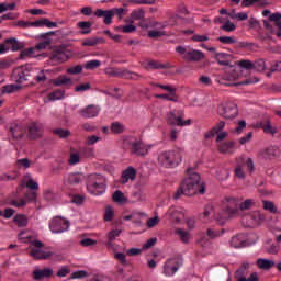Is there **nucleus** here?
I'll return each mask as SVG.
<instances>
[{
  "instance_id": "obj_1",
  "label": "nucleus",
  "mask_w": 281,
  "mask_h": 281,
  "mask_svg": "<svg viewBox=\"0 0 281 281\" xmlns=\"http://www.w3.org/2000/svg\"><path fill=\"white\" fill-rule=\"evenodd\" d=\"M181 194L194 196V194H205V184L201 181V176L196 172L188 171L182 180L179 190L175 193L173 199H179Z\"/></svg>"
},
{
  "instance_id": "obj_2",
  "label": "nucleus",
  "mask_w": 281,
  "mask_h": 281,
  "mask_svg": "<svg viewBox=\"0 0 281 281\" xmlns=\"http://www.w3.org/2000/svg\"><path fill=\"white\" fill-rule=\"evenodd\" d=\"M177 24V19L175 16H171L168 21H155V20H144L139 23V26L143 30L151 29V31H148L149 38H159L161 36H167L166 27H170L172 25Z\"/></svg>"
},
{
  "instance_id": "obj_3",
  "label": "nucleus",
  "mask_w": 281,
  "mask_h": 281,
  "mask_svg": "<svg viewBox=\"0 0 281 281\" xmlns=\"http://www.w3.org/2000/svg\"><path fill=\"white\" fill-rule=\"evenodd\" d=\"M243 78V69L235 68L218 78L220 85H224L225 87H238L240 85H256V82H260V79L254 77L247 79L243 82H238Z\"/></svg>"
},
{
  "instance_id": "obj_4",
  "label": "nucleus",
  "mask_w": 281,
  "mask_h": 281,
  "mask_svg": "<svg viewBox=\"0 0 281 281\" xmlns=\"http://www.w3.org/2000/svg\"><path fill=\"white\" fill-rule=\"evenodd\" d=\"M183 161V149L176 148L167 151H162L158 156V164L162 168H177L181 166Z\"/></svg>"
},
{
  "instance_id": "obj_5",
  "label": "nucleus",
  "mask_w": 281,
  "mask_h": 281,
  "mask_svg": "<svg viewBox=\"0 0 281 281\" xmlns=\"http://www.w3.org/2000/svg\"><path fill=\"white\" fill-rule=\"evenodd\" d=\"M87 190L92 196H100L106 192V183L104 177L98 173H91L88 176Z\"/></svg>"
},
{
  "instance_id": "obj_6",
  "label": "nucleus",
  "mask_w": 281,
  "mask_h": 281,
  "mask_svg": "<svg viewBox=\"0 0 281 281\" xmlns=\"http://www.w3.org/2000/svg\"><path fill=\"white\" fill-rule=\"evenodd\" d=\"M15 76H18V82H25L27 78H34L37 82H45L47 77L45 76V70L40 68H19L14 71Z\"/></svg>"
},
{
  "instance_id": "obj_7",
  "label": "nucleus",
  "mask_w": 281,
  "mask_h": 281,
  "mask_svg": "<svg viewBox=\"0 0 281 281\" xmlns=\"http://www.w3.org/2000/svg\"><path fill=\"white\" fill-rule=\"evenodd\" d=\"M238 215V200L235 198H228L226 200V206L225 209L221 212L217 213L216 221L220 223V225H224V223H227L229 218H236Z\"/></svg>"
},
{
  "instance_id": "obj_8",
  "label": "nucleus",
  "mask_w": 281,
  "mask_h": 281,
  "mask_svg": "<svg viewBox=\"0 0 281 281\" xmlns=\"http://www.w3.org/2000/svg\"><path fill=\"white\" fill-rule=\"evenodd\" d=\"M44 245L40 240H33L30 244V256L35 260H47L54 256V252L49 249H43Z\"/></svg>"
},
{
  "instance_id": "obj_9",
  "label": "nucleus",
  "mask_w": 281,
  "mask_h": 281,
  "mask_svg": "<svg viewBox=\"0 0 281 281\" xmlns=\"http://www.w3.org/2000/svg\"><path fill=\"white\" fill-rule=\"evenodd\" d=\"M176 52L182 56L184 60L189 63H201L205 58V54L202 50L194 48H186L183 46H178Z\"/></svg>"
},
{
  "instance_id": "obj_10",
  "label": "nucleus",
  "mask_w": 281,
  "mask_h": 281,
  "mask_svg": "<svg viewBox=\"0 0 281 281\" xmlns=\"http://www.w3.org/2000/svg\"><path fill=\"white\" fill-rule=\"evenodd\" d=\"M48 227L52 234H65V232H69L71 223L63 216H55L50 220Z\"/></svg>"
},
{
  "instance_id": "obj_11",
  "label": "nucleus",
  "mask_w": 281,
  "mask_h": 281,
  "mask_svg": "<svg viewBox=\"0 0 281 281\" xmlns=\"http://www.w3.org/2000/svg\"><path fill=\"white\" fill-rule=\"evenodd\" d=\"M217 113L225 120H234L238 116V106L234 102H223L217 106Z\"/></svg>"
},
{
  "instance_id": "obj_12",
  "label": "nucleus",
  "mask_w": 281,
  "mask_h": 281,
  "mask_svg": "<svg viewBox=\"0 0 281 281\" xmlns=\"http://www.w3.org/2000/svg\"><path fill=\"white\" fill-rule=\"evenodd\" d=\"M167 122L171 126H190L192 121L190 119L183 121V111H171L167 114Z\"/></svg>"
},
{
  "instance_id": "obj_13",
  "label": "nucleus",
  "mask_w": 281,
  "mask_h": 281,
  "mask_svg": "<svg viewBox=\"0 0 281 281\" xmlns=\"http://www.w3.org/2000/svg\"><path fill=\"white\" fill-rule=\"evenodd\" d=\"M243 223L246 227H259L261 223H265V215L259 211H255L243 217Z\"/></svg>"
},
{
  "instance_id": "obj_14",
  "label": "nucleus",
  "mask_w": 281,
  "mask_h": 281,
  "mask_svg": "<svg viewBox=\"0 0 281 281\" xmlns=\"http://www.w3.org/2000/svg\"><path fill=\"white\" fill-rule=\"evenodd\" d=\"M106 76H114L117 78H130L131 80H139V75L131 72L124 68H106Z\"/></svg>"
},
{
  "instance_id": "obj_15",
  "label": "nucleus",
  "mask_w": 281,
  "mask_h": 281,
  "mask_svg": "<svg viewBox=\"0 0 281 281\" xmlns=\"http://www.w3.org/2000/svg\"><path fill=\"white\" fill-rule=\"evenodd\" d=\"M180 267L181 262L178 258L168 259L164 265V274L170 278L171 276H175L177 271H179Z\"/></svg>"
},
{
  "instance_id": "obj_16",
  "label": "nucleus",
  "mask_w": 281,
  "mask_h": 281,
  "mask_svg": "<svg viewBox=\"0 0 281 281\" xmlns=\"http://www.w3.org/2000/svg\"><path fill=\"white\" fill-rule=\"evenodd\" d=\"M153 148V145L145 144L142 140H135L132 143V153L138 157L148 155V151Z\"/></svg>"
},
{
  "instance_id": "obj_17",
  "label": "nucleus",
  "mask_w": 281,
  "mask_h": 281,
  "mask_svg": "<svg viewBox=\"0 0 281 281\" xmlns=\"http://www.w3.org/2000/svg\"><path fill=\"white\" fill-rule=\"evenodd\" d=\"M167 216L175 223H181L186 221V210L181 206H171L167 212Z\"/></svg>"
},
{
  "instance_id": "obj_18",
  "label": "nucleus",
  "mask_w": 281,
  "mask_h": 281,
  "mask_svg": "<svg viewBox=\"0 0 281 281\" xmlns=\"http://www.w3.org/2000/svg\"><path fill=\"white\" fill-rule=\"evenodd\" d=\"M30 139H38L43 135V125L40 123H31L26 130Z\"/></svg>"
},
{
  "instance_id": "obj_19",
  "label": "nucleus",
  "mask_w": 281,
  "mask_h": 281,
  "mask_svg": "<svg viewBox=\"0 0 281 281\" xmlns=\"http://www.w3.org/2000/svg\"><path fill=\"white\" fill-rule=\"evenodd\" d=\"M82 179H85L82 173H66L63 181L64 186H78V183H82Z\"/></svg>"
},
{
  "instance_id": "obj_20",
  "label": "nucleus",
  "mask_w": 281,
  "mask_h": 281,
  "mask_svg": "<svg viewBox=\"0 0 281 281\" xmlns=\"http://www.w3.org/2000/svg\"><path fill=\"white\" fill-rule=\"evenodd\" d=\"M81 117L91 119L98 117L100 115V106L98 105H88L79 111Z\"/></svg>"
},
{
  "instance_id": "obj_21",
  "label": "nucleus",
  "mask_w": 281,
  "mask_h": 281,
  "mask_svg": "<svg viewBox=\"0 0 281 281\" xmlns=\"http://www.w3.org/2000/svg\"><path fill=\"white\" fill-rule=\"evenodd\" d=\"M218 214L214 212L213 205H206L204 212L201 214L202 223H212V221H216Z\"/></svg>"
},
{
  "instance_id": "obj_22",
  "label": "nucleus",
  "mask_w": 281,
  "mask_h": 281,
  "mask_svg": "<svg viewBox=\"0 0 281 281\" xmlns=\"http://www.w3.org/2000/svg\"><path fill=\"white\" fill-rule=\"evenodd\" d=\"M94 15L98 19H103V23L105 25H111L113 23V11L112 10H102V9H97L94 12Z\"/></svg>"
},
{
  "instance_id": "obj_23",
  "label": "nucleus",
  "mask_w": 281,
  "mask_h": 281,
  "mask_svg": "<svg viewBox=\"0 0 281 281\" xmlns=\"http://www.w3.org/2000/svg\"><path fill=\"white\" fill-rule=\"evenodd\" d=\"M218 151L223 155H234L236 153V142L227 140L218 145Z\"/></svg>"
},
{
  "instance_id": "obj_24",
  "label": "nucleus",
  "mask_w": 281,
  "mask_h": 281,
  "mask_svg": "<svg viewBox=\"0 0 281 281\" xmlns=\"http://www.w3.org/2000/svg\"><path fill=\"white\" fill-rule=\"evenodd\" d=\"M50 85H53V87H71V85H74V81L71 80V77H68L67 75H61L56 79H52Z\"/></svg>"
},
{
  "instance_id": "obj_25",
  "label": "nucleus",
  "mask_w": 281,
  "mask_h": 281,
  "mask_svg": "<svg viewBox=\"0 0 281 281\" xmlns=\"http://www.w3.org/2000/svg\"><path fill=\"white\" fill-rule=\"evenodd\" d=\"M54 270L52 268L35 269L33 271L34 280H45V278H52Z\"/></svg>"
},
{
  "instance_id": "obj_26",
  "label": "nucleus",
  "mask_w": 281,
  "mask_h": 281,
  "mask_svg": "<svg viewBox=\"0 0 281 281\" xmlns=\"http://www.w3.org/2000/svg\"><path fill=\"white\" fill-rule=\"evenodd\" d=\"M58 100H65V90L57 89L48 93L44 102H56Z\"/></svg>"
},
{
  "instance_id": "obj_27",
  "label": "nucleus",
  "mask_w": 281,
  "mask_h": 281,
  "mask_svg": "<svg viewBox=\"0 0 281 281\" xmlns=\"http://www.w3.org/2000/svg\"><path fill=\"white\" fill-rule=\"evenodd\" d=\"M22 183L25 186V188H27L29 190H38V182L32 178V175L27 173L26 176H24Z\"/></svg>"
},
{
  "instance_id": "obj_28",
  "label": "nucleus",
  "mask_w": 281,
  "mask_h": 281,
  "mask_svg": "<svg viewBox=\"0 0 281 281\" xmlns=\"http://www.w3.org/2000/svg\"><path fill=\"white\" fill-rule=\"evenodd\" d=\"M169 93L164 94H156L155 98H158L159 100H168L169 102H177L179 98L177 97V88H173V90H167Z\"/></svg>"
},
{
  "instance_id": "obj_29",
  "label": "nucleus",
  "mask_w": 281,
  "mask_h": 281,
  "mask_svg": "<svg viewBox=\"0 0 281 281\" xmlns=\"http://www.w3.org/2000/svg\"><path fill=\"white\" fill-rule=\"evenodd\" d=\"M175 234L178 236L181 243H184V245H188V243L192 240V235L190 234V232L183 228H177L175 231Z\"/></svg>"
},
{
  "instance_id": "obj_30",
  "label": "nucleus",
  "mask_w": 281,
  "mask_h": 281,
  "mask_svg": "<svg viewBox=\"0 0 281 281\" xmlns=\"http://www.w3.org/2000/svg\"><path fill=\"white\" fill-rule=\"evenodd\" d=\"M125 23H130V24L117 26L116 27L117 32H123V34H131L133 32H136L137 26L133 24V21L131 19H126Z\"/></svg>"
},
{
  "instance_id": "obj_31",
  "label": "nucleus",
  "mask_w": 281,
  "mask_h": 281,
  "mask_svg": "<svg viewBox=\"0 0 281 281\" xmlns=\"http://www.w3.org/2000/svg\"><path fill=\"white\" fill-rule=\"evenodd\" d=\"M69 57L67 56V52L65 49H57L53 53L50 60L53 63H65Z\"/></svg>"
},
{
  "instance_id": "obj_32",
  "label": "nucleus",
  "mask_w": 281,
  "mask_h": 281,
  "mask_svg": "<svg viewBox=\"0 0 281 281\" xmlns=\"http://www.w3.org/2000/svg\"><path fill=\"white\" fill-rule=\"evenodd\" d=\"M258 269H263L265 271H269V269H272V267L276 266V261L265 258L257 259L256 262Z\"/></svg>"
},
{
  "instance_id": "obj_33",
  "label": "nucleus",
  "mask_w": 281,
  "mask_h": 281,
  "mask_svg": "<svg viewBox=\"0 0 281 281\" xmlns=\"http://www.w3.org/2000/svg\"><path fill=\"white\" fill-rule=\"evenodd\" d=\"M223 128H225V122L221 121L217 124H215V126L211 131L205 133V139H210L211 137H214V135H217V133H222Z\"/></svg>"
},
{
  "instance_id": "obj_34",
  "label": "nucleus",
  "mask_w": 281,
  "mask_h": 281,
  "mask_svg": "<svg viewBox=\"0 0 281 281\" xmlns=\"http://www.w3.org/2000/svg\"><path fill=\"white\" fill-rule=\"evenodd\" d=\"M244 273H245V270H237V271L235 272V276H236V278H237V281H258V280H260V278L258 277V272H252V273L250 274V278H245V277H243Z\"/></svg>"
},
{
  "instance_id": "obj_35",
  "label": "nucleus",
  "mask_w": 281,
  "mask_h": 281,
  "mask_svg": "<svg viewBox=\"0 0 281 281\" xmlns=\"http://www.w3.org/2000/svg\"><path fill=\"white\" fill-rule=\"evenodd\" d=\"M37 56H41V54L36 53V48L34 47L23 49L20 53V58H22L23 60H25V58H37Z\"/></svg>"
},
{
  "instance_id": "obj_36",
  "label": "nucleus",
  "mask_w": 281,
  "mask_h": 281,
  "mask_svg": "<svg viewBox=\"0 0 281 281\" xmlns=\"http://www.w3.org/2000/svg\"><path fill=\"white\" fill-rule=\"evenodd\" d=\"M259 157H261V159H271L272 157H276V147L261 149L259 151Z\"/></svg>"
},
{
  "instance_id": "obj_37",
  "label": "nucleus",
  "mask_w": 281,
  "mask_h": 281,
  "mask_svg": "<svg viewBox=\"0 0 281 281\" xmlns=\"http://www.w3.org/2000/svg\"><path fill=\"white\" fill-rule=\"evenodd\" d=\"M136 171L133 167L127 168L122 175V183H128V181H133L135 179Z\"/></svg>"
},
{
  "instance_id": "obj_38",
  "label": "nucleus",
  "mask_w": 281,
  "mask_h": 281,
  "mask_svg": "<svg viewBox=\"0 0 281 281\" xmlns=\"http://www.w3.org/2000/svg\"><path fill=\"white\" fill-rule=\"evenodd\" d=\"M231 247L235 249H240V247H245V237L243 235H237L231 239Z\"/></svg>"
},
{
  "instance_id": "obj_39",
  "label": "nucleus",
  "mask_w": 281,
  "mask_h": 281,
  "mask_svg": "<svg viewBox=\"0 0 281 281\" xmlns=\"http://www.w3.org/2000/svg\"><path fill=\"white\" fill-rule=\"evenodd\" d=\"M122 234L121 229H113L108 233L109 243L106 244L108 249H113V240Z\"/></svg>"
},
{
  "instance_id": "obj_40",
  "label": "nucleus",
  "mask_w": 281,
  "mask_h": 281,
  "mask_svg": "<svg viewBox=\"0 0 281 281\" xmlns=\"http://www.w3.org/2000/svg\"><path fill=\"white\" fill-rule=\"evenodd\" d=\"M261 128H262L263 133H266L267 135H276V133H278V127L271 125L270 121L262 123Z\"/></svg>"
},
{
  "instance_id": "obj_41",
  "label": "nucleus",
  "mask_w": 281,
  "mask_h": 281,
  "mask_svg": "<svg viewBox=\"0 0 281 281\" xmlns=\"http://www.w3.org/2000/svg\"><path fill=\"white\" fill-rule=\"evenodd\" d=\"M93 23L87 22V21H81L77 23V27L81 30V34H91V26Z\"/></svg>"
},
{
  "instance_id": "obj_42",
  "label": "nucleus",
  "mask_w": 281,
  "mask_h": 281,
  "mask_svg": "<svg viewBox=\"0 0 281 281\" xmlns=\"http://www.w3.org/2000/svg\"><path fill=\"white\" fill-rule=\"evenodd\" d=\"M18 83H12V85H7L3 87V92L4 93H14L16 91H20V89H22V86L20 85L21 82H19V77L16 79Z\"/></svg>"
},
{
  "instance_id": "obj_43",
  "label": "nucleus",
  "mask_w": 281,
  "mask_h": 281,
  "mask_svg": "<svg viewBox=\"0 0 281 281\" xmlns=\"http://www.w3.org/2000/svg\"><path fill=\"white\" fill-rule=\"evenodd\" d=\"M13 223H16L18 227H26L29 223L27 216L23 214H18L14 216Z\"/></svg>"
},
{
  "instance_id": "obj_44",
  "label": "nucleus",
  "mask_w": 281,
  "mask_h": 281,
  "mask_svg": "<svg viewBox=\"0 0 281 281\" xmlns=\"http://www.w3.org/2000/svg\"><path fill=\"white\" fill-rule=\"evenodd\" d=\"M102 65V61L98 59L89 60L83 64V69H87L88 71H93V69H98Z\"/></svg>"
},
{
  "instance_id": "obj_45",
  "label": "nucleus",
  "mask_w": 281,
  "mask_h": 281,
  "mask_svg": "<svg viewBox=\"0 0 281 281\" xmlns=\"http://www.w3.org/2000/svg\"><path fill=\"white\" fill-rule=\"evenodd\" d=\"M110 130L112 131V133H114V135H120L124 131H126V127H124V124H122L120 122H114L111 124Z\"/></svg>"
},
{
  "instance_id": "obj_46",
  "label": "nucleus",
  "mask_w": 281,
  "mask_h": 281,
  "mask_svg": "<svg viewBox=\"0 0 281 281\" xmlns=\"http://www.w3.org/2000/svg\"><path fill=\"white\" fill-rule=\"evenodd\" d=\"M52 45V40L47 38L38 44L35 45L34 49L36 54H40L41 52H43V49H47L48 46Z\"/></svg>"
},
{
  "instance_id": "obj_47",
  "label": "nucleus",
  "mask_w": 281,
  "mask_h": 281,
  "mask_svg": "<svg viewBox=\"0 0 281 281\" xmlns=\"http://www.w3.org/2000/svg\"><path fill=\"white\" fill-rule=\"evenodd\" d=\"M101 38L98 37H90V38H86L82 42V46L83 47H95V45H99V43L101 42Z\"/></svg>"
},
{
  "instance_id": "obj_48",
  "label": "nucleus",
  "mask_w": 281,
  "mask_h": 281,
  "mask_svg": "<svg viewBox=\"0 0 281 281\" xmlns=\"http://www.w3.org/2000/svg\"><path fill=\"white\" fill-rule=\"evenodd\" d=\"M18 3H20L19 0H14L11 2H2L3 7H4V12H14V10H16V5Z\"/></svg>"
},
{
  "instance_id": "obj_49",
  "label": "nucleus",
  "mask_w": 281,
  "mask_h": 281,
  "mask_svg": "<svg viewBox=\"0 0 281 281\" xmlns=\"http://www.w3.org/2000/svg\"><path fill=\"white\" fill-rule=\"evenodd\" d=\"M227 56H228V55L225 54V53H217V54L215 55V58H216L218 65H224V66L229 65V61L227 60Z\"/></svg>"
},
{
  "instance_id": "obj_50",
  "label": "nucleus",
  "mask_w": 281,
  "mask_h": 281,
  "mask_svg": "<svg viewBox=\"0 0 281 281\" xmlns=\"http://www.w3.org/2000/svg\"><path fill=\"white\" fill-rule=\"evenodd\" d=\"M68 164L70 166H76V164H80V153L78 151H71L70 153V158L68 160Z\"/></svg>"
},
{
  "instance_id": "obj_51",
  "label": "nucleus",
  "mask_w": 281,
  "mask_h": 281,
  "mask_svg": "<svg viewBox=\"0 0 281 281\" xmlns=\"http://www.w3.org/2000/svg\"><path fill=\"white\" fill-rule=\"evenodd\" d=\"M112 199L115 203H126V196H124L122 191H115Z\"/></svg>"
},
{
  "instance_id": "obj_52",
  "label": "nucleus",
  "mask_w": 281,
  "mask_h": 281,
  "mask_svg": "<svg viewBox=\"0 0 281 281\" xmlns=\"http://www.w3.org/2000/svg\"><path fill=\"white\" fill-rule=\"evenodd\" d=\"M246 128H247V122L243 120L237 123V126L233 131V133H236V135H240L243 131H245Z\"/></svg>"
},
{
  "instance_id": "obj_53",
  "label": "nucleus",
  "mask_w": 281,
  "mask_h": 281,
  "mask_svg": "<svg viewBox=\"0 0 281 281\" xmlns=\"http://www.w3.org/2000/svg\"><path fill=\"white\" fill-rule=\"evenodd\" d=\"M54 135H57L61 139H65V137H69V135H71V132H69V130L57 128L54 130Z\"/></svg>"
},
{
  "instance_id": "obj_54",
  "label": "nucleus",
  "mask_w": 281,
  "mask_h": 281,
  "mask_svg": "<svg viewBox=\"0 0 281 281\" xmlns=\"http://www.w3.org/2000/svg\"><path fill=\"white\" fill-rule=\"evenodd\" d=\"M66 74H70L71 76H76L78 74H82V66L81 65H77V66H72L70 68H67Z\"/></svg>"
},
{
  "instance_id": "obj_55",
  "label": "nucleus",
  "mask_w": 281,
  "mask_h": 281,
  "mask_svg": "<svg viewBox=\"0 0 281 281\" xmlns=\"http://www.w3.org/2000/svg\"><path fill=\"white\" fill-rule=\"evenodd\" d=\"M131 19L132 21H142V19H144V10L139 9L133 11L131 14Z\"/></svg>"
},
{
  "instance_id": "obj_56",
  "label": "nucleus",
  "mask_w": 281,
  "mask_h": 281,
  "mask_svg": "<svg viewBox=\"0 0 281 281\" xmlns=\"http://www.w3.org/2000/svg\"><path fill=\"white\" fill-rule=\"evenodd\" d=\"M217 40L224 45H234L236 43L235 37L232 36H220Z\"/></svg>"
},
{
  "instance_id": "obj_57",
  "label": "nucleus",
  "mask_w": 281,
  "mask_h": 281,
  "mask_svg": "<svg viewBox=\"0 0 281 281\" xmlns=\"http://www.w3.org/2000/svg\"><path fill=\"white\" fill-rule=\"evenodd\" d=\"M31 161L27 158H22L16 161L18 168H23L24 170H27L31 166Z\"/></svg>"
},
{
  "instance_id": "obj_58",
  "label": "nucleus",
  "mask_w": 281,
  "mask_h": 281,
  "mask_svg": "<svg viewBox=\"0 0 281 281\" xmlns=\"http://www.w3.org/2000/svg\"><path fill=\"white\" fill-rule=\"evenodd\" d=\"M221 30H223L224 32H235L236 24L227 21L221 26Z\"/></svg>"
},
{
  "instance_id": "obj_59",
  "label": "nucleus",
  "mask_w": 281,
  "mask_h": 281,
  "mask_svg": "<svg viewBox=\"0 0 281 281\" xmlns=\"http://www.w3.org/2000/svg\"><path fill=\"white\" fill-rule=\"evenodd\" d=\"M216 177L218 181H225V179H229V171H227L226 169H220L216 172Z\"/></svg>"
},
{
  "instance_id": "obj_60",
  "label": "nucleus",
  "mask_w": 281,
  "mask_h": 281,
  "mask_svg": "<svg viewBox=\"0 0 281 281\" xmlns=\"http://www.w3.org/2000/svg\"><path fill=\"white\" fill-rule=\"evenodd\" d=\"M113 216H115V212L113 211V206H106L104 213V221H113Z\"/></svg>"
},
{
  "instance_id": "obj_61",
  "label": "nucleus",
  "mask_w": 281,
  "mask_h": 281,
  "mask_svg": "<svg viewBox=\"0 0 281 281\" xmlns=\"http://www.w3.org/2000/svg\"><path fill=\"white\" fill-rule=\"evenodd\" d=\"M191 41H193L194 43H205V42L210 41V37L207 35L194 34L191 37Z\"/></svg>"
},
{
  "instance_id": "obj_62",
  "label": "nucleus",
  "mask_w": 281,
  "mask_h": 281,
  "mask_svg": "<svg viewBox=\"0 0 281 281\" xmlns=\"http://www.w3.org/2000/svg\"><path fill=\"white\" fill-rule=\"evenodd\" d=\"M254 69H256V71H265L267 64H265L263 59H259L254 64Z\"/></svg>"
},
{
  "instance_id": "obj_63",
  "label": "nucleus",
  "mask_w": 281,
  "mask_h": 281,
  "mask_svg": "<svg viewBox=\"0 0 281 281\" xmlns=\"http://www.w3.org/2000/svg\"><path fill=\"white\" fill-rule=\"evenodd\" d=\"M11 133L15 139H21V137L23 136V130H21V127L19 126L11 127Z\"/></svg>"
},
{
  "instance_id": "obj_64",
  "label": "nucleus",
  "mask_w": 281,
  "mask_h": 281,
  "mask_svg": "<svg viewBox=\"0 0 281 281\" xmlns=\"http://www.w3.org/2000/svg\"><path fill=\"white\" fill-rule=\"evenodd\" d=\"M254 205V200L248 199L239 204V210H249Z\"/></svg>"
}]
</instances>
